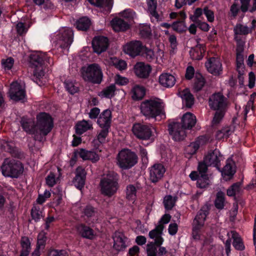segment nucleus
Instances as JSON below:
<instances>
[{
    "mask_svg": "<svg viewBox=\"0 0 256 256\" xmlns=\"http://www.w3.org/2000/svg\"><path fill=\"white\" fill-rule=\"evenodd\" d=\"M50 58L46 53L36 51L29 56V66L34 69L32 80L40 86L45 82V70L48 64H50Z\"/></svg>",
    "mask_w": 256,
    "mask_h": 256,
    "instance_id": "obj_1",
    "label": "nucleus"
},
{
    "mask_svg": "<svg viewBox=\"0 0 256 256\" xmlns=\"http://www.w3.org/2000/svg\"><path fill=\"white\" fill-rule=\"evenodd\" d=\"M164 226L162 224L157 225L155 228L148 233V236L153 242H150L146 245V256H162L166 254L167 250L162 245L164 242L162 238L163 230Z\"/></svg>",
    "mask_w": 256,
    "mask_h": 256,
    "instance_id": "obj_2",
    "label": "nucleus"
},
{
    "mask_svg": "<svg viewBox=\"0 0 256 256\" xmlns=\"http://www.w3.org/2000/svg\"><path fill=\"white\" fill-rule=\"evenodd\" d=\"M208 106L210 109L216 111L212 122L218 124L224 117L228 106V98L220 92L213 94L208 99Z\"/></svg>",
    "mask_w": 256,
    "mask_h": 256,
    "instance_id": "obj_3",
    "label": "nucleus"
},
{
    "mask_svg": "<svg viewBox=\"0 0 256 256\" xmlns=\"http://www.w3.org/2000/svg\"><path fill=\"white\" fill-rule=\"evenodd\" d=\"M120 175L114 171H109L100 179V182L101 194L108 198L115 195L120 188Z\"/></svg>",
    "mask_w": 256,
    "mask_h": 256,
    "instance_id": "obj_4",
    "label": "nucleus"
},
{
    "mask_svg": "<svg viewBox=\"0 0 256 256\" xmlns=\"http://www.w3.org/2000/svg\"><path fill=\"white\" fill-rule=\"evenodd\" d=\"M140 109L142 114L147 118L157 120L166 116L163 103L156 100H146L142 102Z\"/></svg>",
    "mask_w": 256,
    "mask_h": 256,
    "instance_id": "obj_5",
    "label": "nucleus"
},
{
    "mask_svg": "<svg viewBox=\"0 0 256 256\" xmlns=\"http://www.w3.org/2000/svg\"><path fill=\"white\" fill-rule=\"evenodd\" d=\"M74 32L69 28H64L60 30L53 40L54 49H56L59 53L65 54L73 42Z\"/></svg>",
    "mask_w": 256,
    "mask_h": 256,
    "instance_id": "obj_6",
    "label": "nucleus"
},
{
    "mask_svg": "<svg viewBox=\"0 0 256 256\" xmlns=\"http://www.w3.org/2000/svg\"><path fill=\"white\" fill-rule=\"evenodd\" d=\"M118 164L122 170H129L138 162L137 154L131 150L124 148L121 150L117 156Z\"/></svg>",
    "mask_w": 256,
    "mask_h": 256,
    "instance_id": "obj_7",
    "label": "nucleus"
},
{
    "mask_svg": "<svg viewBox=\"0 0 256 256\" xmlns=\"http://www.w3.org/2000/svg\"><path fill=\"white\" fill-rule=\"evenodd\" d=\"M209 212L208 206L205 204L201 208L195 216L192 224V236L194 240H198L200 238V230L204 225Z\"/></svg>",
    "mask_w": 256,
    "mask_h": 256,
    "instance_id": "obj_8",
    "label": "nucleus"
},
{
    "mask_svg": "<svg viewBox=\"0 0 256 256\" xmlns=\"http://www.w3.org/2000/svg\"><path fill=\"white\" fill-rule=\"evenodd\" d=\"M132 130L134 136L138 140L152 141L154 140L155 130L152 124L135 123Z\"/></svg>",
    "mask_w": 256,
    "mask_h": 256,
    "instance_id": "obj_9",
    "label": "nucleus"
},
{
    "mask_svg": "<svg viewBox=\"0 0 256 256\" xmlns=\"http://www.w3.org/2000/svg\"><path fill=\"white\" fill-rule=\"evenodd\" d=\"M84 80L93 84H100L103 78V74L100 66L96 63L90 64L82 72Z\"/></svg>",
    "mask_w": 256,
    "mask_h": 256,
    "instance_id": "obj_10",
    "label": "nucleus"
},
{
    "mask_svg": "<svg viewBox=\"0 0 256 256\" xmlns=\"http://www.w3.org/2000/svg\"><path fill=\"white\" fill-rule=\"evenodd\" d=\"M36 128L44 136H46L54 127V120L50 115L45 112H41L36 116Z\"/></svg>",
    "mask_w": 256,
    "mask_h": 256,
    "instance_id": "obj_11",
    "label": "nucleus"
},
{
    "mask_svg": "<svg viewBox=\"0 0 256 256\" xmlns=\"http://www.w3.org/2000/svg\"><path fill=\"white\" fill-rule=\"evenodd\" d=\"M224 159L223 156L219 150L215 148L210 150L204 156V160L211 166L215 167L220 171V162Z\"/></svg>",
    "mask_w": 256,
    "mask_h": 256,
    "instance_id": "obj_12",
    "label": "nucleus"
},
{
    "mask_svg": "<svg viewBox=\"0 0 256 256\" xmlns=\"http://www.w3.org/2000/svg\"><path fill=\"white\" fill-rule=\"evenodd\" d=\"M144 46L140 40H132L124 46V50L126 54L134 58L140 56Z\"/></svg>",
    "mask_w": 256,
    "mask_h": 256,
    "instance_id": "obj_13",
    "label": "nucleus"
},
{
    "mask_svg": "<svg viewBox=\"0 0 256 256\" xmlns=\"http://www.w3.org/2000/svg\"><path fill=\"white\" fill-rule=\"evenodd\" d=\"M149 169V180L152 183L156 185L162 179L166 168L162 164L158 163L154 164Z\"/></svg>",
    "mask_w": 256,
    "mask_h": 256,
    "instance_id": "obj_14",
    "label": "nucleus"
},
{
    "mask_svg": "<svg viewBox=\"0 0 256 256\" xmlns=\"http://www.w3.org/2000/svg\"><path fill=\"white\" fill-rule=\"evenodd\" d=\"M169 134L175 141H180L184 140L186 136V129L181 126L178 122H173L168 126Z\"/></svg>",
    "mask_w": 256,
    "mask_h": 256,
    "instance_id": "obj_15",
    "label": "nucleus"
},
{
    "mask_svg": "<svg viewBox=\"0 0 256 256\" xmlns=\"http://www.w3.org/2000/svg\"><path fill=\"white\" fill-rule=\"evenodd\" d=\"M205 66L208 71L214 76H218L222 72V64L218 58H210Z\"/></svg>",
    "mask_w": 256,
    "mask_h": 256,
    "instance_id": "obj_16",
    "label": "nucleus"
},
{
    "mask_svg": "<svg viewBox=\"0 0 256 256\" xmlns=\"http://www.w3.org/2000/svg\"><path fill=\"white\" fill-rule=\"evenodd\" d=\"M92 44L94 52L100 54L108 49L109 41L108 38L104 36H95L92 40Z\"/></svg>",
    "mask_w": 256,
    "mask_h": 256,
    "instance_id": "obj_17",
    "label": "nucleus"
},
{
    "mask_svg": "<svg viewBox=\"0 0 256 256\" xmlns=\"http://www.w3.org/2000/svg\"><path fill=\"white\" fill-rule=\"evenodd\" d=\"M113 248L119 252L124 250L128 246V238L122 232H116L112 235Z\"/></svg>",
    "mask_w": 256,
    "mask_h": 256,
    "instance_id": "obj_18",
    "label": "nucleus"
},
{
    "mask_svg": "<svg viewBox=\"0 0 256 256\" xmlns=\"http://www.w3.org/2000/svg\"><path fill=\"white\" fill-rule=\"evenodd\" d=\"M86 172L85 169L82 166H78L75 171V176L72 180V182L75 187L82 190L85 185Z\"/></svg>",
    "mask_w": 256,
    "mask_h": 256,
    "instance_id": "obj_19",
    "label": "nucleus"
},
{
    "mask_svg": "<svg viewBox=\"0 0 256 256\" xmlns=\"http://www.w3.org/2000/svg\"><path fill=\"white\" fill-rule=\"evenodd\" d=\"M1 168L5 176L16 178V162L14 159H5Z\"/></svg>",
    "mask_w": 256,
    "mask_h": 256,
    "instance_id": "obj_20",
    "label": "nucleus"
},
{
    "mask_svg": "<svg viewBox=\"0 0 256 256\" xmlns=\"http://www.w3.org/2000/svg\"><path fill=\"white\" fill-rule=\"evenodd\" d=\"M136 75L140 78H148L152 71V67L148 64H146L143 62H138L134 67Z\"/></svg>",
    "mask_w": 256,
    "mask_h": 256,
    "instance_id": "obj_21",
    "label": "nucleus"
},
{
    "mask_svg": "<svg viewBox=\"0 0 256 256\" xmlns=\"http://www.w3.org/2000/svg\"><path fill=\"white\" fill-rule=\"evenodd\" d=\"M28 102V96L25 84L17 80V106L20 104L25 106Z\"/></svg>",
    "mask_w": 256,
    "mask_h": 256,
    "instance_id": "obj_22",
    "label": "nucleus"
},
{
    "mask_svg": "<svg viewBox=\"0 0 256 256\" xmlns=\"http://www.w3.org/2000/svg\"><path fill=\"white\" fill-rule=\"evenodd\" d=\"M111 24L116 32H124L130 28V24L128 20L119 18H114L111 21Z\"/></svg>",
    "mask_w": 256,
    "mask_h": 256,
    "instance_id": "obj_23",
    "label": "nucleus"
},
{
    "mask_svg": "<svg viewBox=\"0 0 256 256\" xmlns=\"http://www.w3.org/2000/svg\"><path fill=\"white\" fill-rule=\"evenodd\" d=\"M196 116L190 113L186 112L182 118L181 126L184 129H191L196 124Z\"/></svg>",
    "mask_w": 256,
    "mask_h": 256,
    "instance_id": "obj_24",
    "label": "nucleus"
},
{
    "mask_svg": "<svg viewBox=\"0 0 256 256\" xmlns=\"http://www.w3.org/2000/svg\"><path fill=\"white\" fill-rule=\"evenodd\" d=\"M146 88L139 84L134 85L130 92L131 98L134 101L142 100L146 95Z\"/></svg>",
    "mask_w": 256,
    "mask_h": 256,
    "instance_id": "obj_25",
    "label": "nucleus"
},
{
    "mask_svg": "<svg viewBox=\"0 0 256 256\" xmlns=\"http://www.w3.org/2000/svg\"><path fill=\"white\" fill-rule=\"evenodd\" d=\"M77 230L80 235L83 238L92 240L95 236L94 230L84 224H78Z\"/></svg>",
    "mask_w": 256,
    "mask_h": 256,
    "instance_id": "obj_26",
    "label": "nucleus"
},
{
    "mask_svg": "<svg viewBox=\"0 0 256 256\" xmlns=\"http://www.w3.org/2000/svg\"><path fill=\"white\" fill-rule=\"evenodd\" d=\"M30 217L34 222H40L44 217V208L38 204H34L30 210Z\"/></svg>",
    "mask_w": 256,
    "mask_h": 256,
    "instance_id": "obj_27",
    "label": "nucleus"
},
{
    "mask_svg": "<svg viewBox=\"0 0 256 256\" xmlns=\"http://www.w3.org/2000/svg\"><path fill=\"white\" fill-rule=\"evenodd\" d=\"M76 133L82 135L88 130L93 128L92 124L88 120H83L78 122L74 126Z\"/></svg>",
    "mask_w": 256,
    "mask_h": 256,
    "instance_id": "obj_28",
    "label": "nucleus"
},
{
    "mask_svg": "<svg viewBox=\"0 0 256 256\" xmlns=\"http://www.w3.org/2000/svg\"><path fill=\"white\" fill-rule=\"evenodd\" d=\"M80 158L84 160H90L92 163H96L100 160L99 155L94 150H88L81 148Z\"/></svg>",
    "mask_w": 256,
    "mask_h": 256,
    "instance_id": "obj_29",
    "label": "nucleus"
},
{
    "mask_svg": "<svg viewBox=\"0 0 256 256\" xmlns=\"http://www.w3.org/2000/svg\"><path fill=\"white\" fill-rule=\"evenodd\" d=\"M159 82L163 86L170 88L175 84L176 78L171 74H162L159 77Z\"/></svg>",
    "mask_w": 256,
    "mask_h": 256,
    "instance_id": "obj_30",
    "label": "nucleus"
},
{
    "mask_svg": "<svg viewBox=\"0 0 256 256\" xmlns=\"http://www.w3.org/2000/svg\"><path fill=\"white\" fill-rule=\"evenodd\" d=\"M146 3L148 7V12L150 15L151 21L154 20L158 21L160 16L156 11L158 6L156 0H146Z\"/></svg>",
    "mask_w": 256,
    "mask_h": 256,
    "instance_id": "obj_31",
    "label": "nucleus"
},
{
    "mask_svg": "<svg viewBox=\"0 0 256 256\" xmlns=\"http://www.w3.org/2000/svg\"><path fill=\"white\" fill-rule=\"evenodd\" d=\"M182 98V104L186 108H190L194 104V97L190 90L184 89L180 94Z\"/></svg>",
    "mask_w": 256,
    "mask_h": 256,
    "instance_id": "obj_32",
    "label": "nucleus"
},
{
    "mask_svg": "<svg viewBox=\"0 0 256 256\" xmlns=\"http://www.w3.org/2000/svg\"><path fill=\"white\" fill-rule=\"evenodd\" d=\"M233 163L234 162L232 160L230 162L228 160L226 166L224 167L222 170H220L222 175L225 178L231 179L236 173V170L234 168Z\"/></svg>",
    "mask_w": 256,
    "mask_h": 256,
    "instance_id": "obj_33",
    "label": "nucleus"
},
{
    "mask_svg": "<svg viewBox=\"0 0 256 256\" xmlns=\"http://www.w3.org/2000/svg\"><path fill=\"white\" fill-rule=\"evenodd\" d=\"M88 2L98 7L104 8L107 12H110L112 6V0H88Z\"/></svg>",
    "mask_w": 256,
    "mask_h": 256,
    "instance_id": "obj_34",
    "label": "nucleus"
},
{
    "mask_svg": "<svg viewBox=\"0 0 256 256\" xmlns=\"http://www.w3.org/2000/svg\"><path fill=\"white\" fill-rule=\"evenodd\" d=\"M90 20L88 17L83 16L76 20L75 26L78 30L86 31L90 28Z\"/></svg>",
    "mask_w": 256,
    "mask_h": 256,
    "instance_id": "obj_35",
    "label": "nucleus"
},
{
    "mask_svg": "<svg viewBox=\"0 0 256 256\" xmlns=\"http://www.w3.org/2000/svg\"><path fill=\"white\" fill-rule=\"evenodd\" d=\"M226 195L222 191H218L216 196L214 202V206L216 209L222 210L224 208L226 205Z\"/></svg>",
    "mask_w": 256,
    "mask_h": 256,
    "instance_id": "obj_36",
    "label": "nucleus"
},
{
    "mask_svg": "<svg viewBox=\"0 0 256 256\" xmlns=\"http://www.w3.org/2000/svg\"><path fill=\"white\" fill-rule=\"evenodd\" d=\"M245 42L236 44V64H244V54Z\"/></svg>",
    "mask_w": 256,
    "mask_h": 256,
    "instance_id": "obj_37",
    "label": "nucleus"
},
{
    "mask_svg": "<svg viewBox=\"0 0 256 256\" xmlns=\"http://www.w3.org/2000/svg\"><path fill=\"white\" fill-rule=\"evenodd\" d=\"M64 84L66 90L72 95L78 93L79 91L78 84L70 79L65 80Z\"/></svg>",
    "mask_w": 256,
    "mask_h": 256,
    "instance_id": "obj_38",
    "label": "nucleus"
},
{
    "mask_svg": "<svg viewBox=\"0 0 256 256\" xmlns=\"http://www.w3.org/2000/svg\"><path fill=\"white\" fill-rule=\"evenodd\" d=\"M232 238L233 239L232 245L237 250L242 251L244 250L245 246L242 238L238 233L236 232H232Z\"/></svg>",
    "mask_w": 256,
    "mask_h": 256,
    "instance_id": "obj_39",
    "label": "nucleus"
},
{
    "mask_svg": "<svg viewBox=\"0 0 256 256\" xmlns=\"http://www.w3.org/2000/svg\"><path fill=\"white\" fill-rule=\"evenodd\" d=\"M116 90V87L114 84H111L104 88L98 94V96L102 98H111L114 96V92Z\"/></svg>",
    "mask_w": 256,
    "mask_h": 256,
    "instance_id": "obj_40",
    "label": "nucleus"
},
{
    "mask_svg": "<svg viewBox=\"0 0 256 256\" xmlns=\"http://www.w3.org/2000/svg\"><path fill=\"white\" fill-rule=\"evenodd\" d=\"M236 70L238 72L237 78L240 86L244 84V77L245 74L246 66L244 64H236Z\"/></svg>",
    "mask_w": 256,
    "mask_h": 256,
    "instance_id": "obj_41",
    "label": "nucleus"
},
{
    "mask_svg": "<svg viewBox=\"0 0 256 256\" xmlns=\"http://www.w3.org/2000/svg\"><path fill=\"white\" fill-rule=\"evenodd\" d=\"M21 124L24 130L27 133L31 134H34L37 133L36 125L34 122L22 120Z\"/></svg>",
    "mask_w": 256,
    "mask_h": 256,
    "instance_id": "obj_42",
    "label": "nucleus"
},
{
    "mask_svg": "<svg viewBox=\"0 0 256 256\" xmlns=\"http://www.w3.org/2000/svg\"><path fill=\"white\" fill-rule=\"evenodd\" d=\"M202 45L197 44L195 47L192 48L190 50V58L193 60H200L203 58V54L202 51Z\"/></svg>",
    "mask_w": 256,
    "mask_h": 256,
    "instance_id": "obj_43",
    "label": "nucleus"
},
{
    "mask_svg": "<svg viewBox=\"0 0 256 256\" xmlns=\"http://www.w3.org/2000/svg\"><path fill=\"white\" fill-rule=\"evenodd\" d=\"M206 84V80L204 77L201 74L196 75L194 84V90L196 92H198L202 90Z\"/></svg>",
    "mask_w": 256,
    "mask_h": 256,
    "instance_id": "obj_44",
    "label": "nucleus"
},
{
    "mask_svg": "<svg viewBox=\"0 0 256 256\" xmlns=\"http://www.w3.org/2000/svg\"><path fill=\"white\" fill-rule=\"evenodd\" d=\"M136 189L133 184H128L126 188V198L129 201H134L136 197Z\"/></svg>",
    "mask_w": 256,
    "mask_h": 256,
    "instance_id": "obj_45",
    "label": "nucleus"
},
{
    "mask_svg": "<svg viewBox=\"0 0 256 256\" xmlns=\"http://www.w3.org/2000/svg\"><path fill=\"white\" fill-rule=\"evenodd\" d=\"M46 234V232H42L38 236L36 248L42 249V251L44 250L46 245L47 240Z\"/></svg>",
    "mask_w": 256,
    "mask_h": 256,
    "instance_id": "obj_46",
    "label": "nucleus"
},
{
    "mask_svg": "<svg viewBox=\"0 0 256 256\" xmlns=\"http://www.w3.org/2000/svg\"><path fill=\"white\" fill-rule=\"evenodd\" d=\"M234 32L235 34L246 36L250 34L249 28L246 26L237 24L234 28Z\"/></svg>",
    "mask_w": 256,
    "mask_h": 256,
    "instance_id": "obj_47",
    "label": "nucleus"
},
{
    "mask_svg": "<svg viewBox=\"0 0 256 256\" xmlns=\"http://www.w3.org/2000/svg\"><path fill=\"white\" fill-rule=\"evenodd\" d=\"M148 62H152L155 59V54L154 50L144 46V48L140 54Z\"/></svg>",
    "mask_w": 256,
    "mask_h": 256,
    "instance_id": "obj_48",
    "label": "nucleus"
},
{
    "mask_svg": "<svg viewBox=\"0 0 256 256\" xmlns=\"http://www.w3.org/2000/svg\"><path fill=\"white\" fill-rule=\"evenodd\" d=\"M200 148V144L196 142H191L185 149L186 154L190 156L196 154Z\"/></svg>",
    "mask_w": 256,
    "mask_h": 256,
    "instance_id": "obj_49",
    "label": "nucleus"
},
{
    "mask_svg": "<svg viewBox=\"0 0 256 256\" xmlns=\"http://www.w3.org/2000/svg\"><path fill=\"white\" fill-rule=\"evenodd\" d=\"M241 190L240 182L233 184L227 190V195L229 196H234L236 193H239Z\"/></svg>",
    "mask_w": 256,
    "mask_h": 256,
    "instance_id": "obj_50",
    "label": "nucleus"
},
{
    "mask_svg": "<svg viewBox=\"0 0 256 256\" xmlns=\"http://www.w3.org/2000/svg\"><path fill=\"white\" fill-rule=\"evenodd\" d=\"M209 176L208 174H204L200 176L199 179L196 182V186L198 188H204L208 187L209 184Z\"/></svg>",
    "mask_w": 256,
    "mask_h": 256,
    "instance_id": "obj_51",
    "label": "nucleus"
},
{
    "mask_svg": "<svg viewBox=\"0 0 256 256\" xmlns=\"http://www.w3.org/2000/svg\"><path fill=\"white\" fill-rule=\"evenodd\" d=\"M210 166L204 159L200 162L198 166V171L200 176L208 174V167Z\"/></svg>",
    "mask_w": 256,
    "mask_h": 256,
    "instance_id": "obj_52",
    "label": "nucleus"
},
{
    "mask_svg": "<svg viewBox=\"0 0 256 256\" xmlns=\"http://www.w3.org/2000/svg\"><path fill=\"white\" fill-rule=\"evenodd\" d=\"M140 34L141 36L144 38H150L152 36L151 30L150 26H144L140 28Z\"/></svg>",
    "mask_w": 256,
    "mask_h": 256,
    "instance_id": "obj_53",
    "label": "nucleus"
},
{
    "mask_svg": "<svg viewBox=\"0 0 256 256\" xmlns=\"http://www.w3.org/2000/svg\"><path fill=\"white\" fill-rule=\"evenodd\" d=\"M102 130L97 136V138L99 142L101 144L103 143L106 138L108 136L109 130L110 128H101Z\"/></svg>",
    "mask_w": 256,
    "mask_h": 256,
    "instance_id": "obj_54",
    "label": "nucleus"
},
{
    "mask_svg": "<svg viewBox=\"0 0 256 256\" xmlns=\"http://www.w3.org/2000/svg\"><path fill=\"white\" fill-rule=\"evenodd\" d=\"M48 256H68V253L65 250L52 249Z\"/></svg>",
    "mask_w": 256,
    "mask_h": 256,
    "instance_id": "obj_55",
    "label": "nucleus"
},
{
    "mask_svg": "<svg viewBox=\"0 0 256 256\" xmlns=\"http://www.w3.org/2000/svg\"><path fill=\"white\" fill-rule=\"evenodd\" d=\"M14 60L12 57L2 60V64L5 70H10L14 64Z\"/></svg>",
    "mask_w": 256,
    "mask_h": 256,
    "instance_id": "obj_56",
    "label": "nucleus"
},
{
    "mask_svg": "<svg viewBox=\"0 0 256 256\" xmlns=\"http://www.w3.org/2000/svg\"><path fill=\"white\" fill-rule=\"evenodd\" d=\"M46 182L48 186L53 187L56 183L55 174L50 172L46 178Z\"/></svg>",
    "mask_w": 256,
    "mask_h": 256,
    "instance_id": "obj_57",
    "label": "nucleus"
},
{
    "mask_svg": "<svg viewBox=\"0 0 256 256\" xmlns=\"http://www.w3.org/2000/svg\"><path fill=\"white\" fill-rule=\"evenodd\" d=\"M21 246L22 247V250H27L28 253L30 250V242L28 237L24 236L22 238L20 241Z\"/></svg>",
    "mask_w": 256,
    "mask_h": 256,
    "instance_id": "obj_58",
    "label": "nucleus"
},
{
    "mask_svg": "<svg viewBox=\"0 0 256 256\" xmlns=\"http://www.w3.org/2000/svg\"><path fill=\"white\" fill-rule=\"evenodd\" d=\"M114 66L119 70H124L127 68L126 62L122 60L114 59L112 61Z\"/></svg>",
    "mask_w": 256,
    "mask_h": 256,
    "instance_id": "obj_59",
    "label": "nucleus"
},
{
    "mask_svg": "<svg viewBox=\"0 0 256 256\" xmlns=\"http://www.w3.org/2000/svg\"><path fill=\"white\" fill-rule=\"evenodd\" d=\"M111 123L109 120L100 116L98 118L97 124L100 128H110Z\"/></svg>",
    "mask_w": 256,
    "mask_h": 256,
    "instance_id": "obj_60",
    "label": "nucleus"
},
{
    "mask_svg": "<svg viewBox=\"0 0 256 256\" xmlns=\"http://www.w3.org/2000/svg\"><path fill=\"white\" fill-rule=\"evenodd\" d=\"M164 204L166 209L168 210H171L174 205L172 196L169 195L165 197L164 200Z\"/></svg>",
    "mask_w": 256,
    "mask_h": 256,
    "instance_id": "obj_61",
    "label": "nucleus"
},
{
    "mask_svg": "<svg viewBox=\"0 0 256 256\" xmlns=\"http://www.w3.org/2000/svg\"><path fill=\"white\" fill-rule=\"evenodd\" d=\"M8 96L10 99L16 101V82L15 81H14L10 85Z\"/></svg>",
    "mask_w": 256,
    "mask_h": 256,
    "instance_id": "obj_62",
    "label": "nucleus"
},
{
    "mask_svg": "<svg viewBox=\"0 0 256 256\" xmlns=\"http://www.w3.org/2000/svg\"><path fill=\"white\" fill-rule=\"evenodd\" d=\"M204 14L206 16L209 22H212L214 21V13L212 10H210L208 6L204 7Z\"/></svg>",
    "mask_w": 256,
    "mask_h": 256,
    "instance_id": "obj_63",
    "label": "nucleus"
},
{
    "mask_svg": "<svg viewBox=\"0 0 256 256\" xmlns=\"http://www.w3.org/2000/svg\"><path fill=\"white\" fill-rule=\"evenodd\" d=\"M94 208L90 205H87L84 209V214L88 218H91L94 215Z\"/></svg>",
    "mask_w": 256,
    "mask_h": 256,
    "instance_id": "obj_64",
    "label": "nucleus"
}]
</instances>
